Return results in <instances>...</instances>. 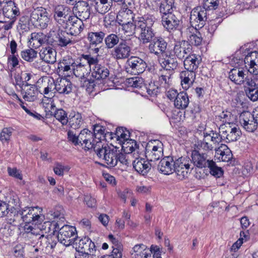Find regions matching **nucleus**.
Masks as SVG:
<instances>
[{
  "label": "nucleus",
  "instance_id": "52",
  "mask_svg": "<svg viewBox=\"0 0 258 258\" xmlns=\"http://www.w3.org/2000/svg\"><path fill=\"white\" fill-rule=\"evenodd\" d=\"M148 251L147 246L143 244L135 245L133 248L131 254L134 258H142L143 255Z\"/></svg>",
  "mask_w": 258,
  "mask_h": 258
},
{
  "label": "nucleus",
  "instance_id": "15",
  "mask_svg": "<svg viewBox=\"0 0 258 258\" xmlns=\"http://www.w3.org/2000/svg\"><path fill=\"white\" fill-rule=\"evenodd\" d=\"M181 21V16L177 12L161 18V22L163 27L169 32L178 29Z\"/></svg>",
  "mask_w": 258,
  "mask_h": 258
},
{
  "label": "nucleus",
  "instance_id": "28",
  "mask_svg": "<svg viewBox=\"0 0 258 258\" xmlns=\"http://www.w3.org/2000/svg\"><path fill=\"white\" fill-rule=\"evenodd\" d=\"M134 168L138 173L144 175L150 170L152 166H154L150 161H145L144 159L137 158L133 163Z\"/></svg>",
  "mask_w": 258,
  "mask_h": 258
},
{
  "label": "nucleus",
  "instance_id": "61",
  "mask_svg": "<svg viewBox=\"0 0 258 258\" xmlns=\"http://www.w3.org/2000/svg\"><path fill=\"white\" fill-rule=\"evenodd\" d=\"M188 43L195 46H199L202 42L201 34L199 32L191 34L188 39Z\"/></svg>",
  "mask_w": 258,
  "mask_h": 258
},
{
  "label": "nucleus",
  "instance_id": "40",
  "mask_svg": "<svg viewBox=\"0 0 258 258\" xmlns=\"http://www.w3.org/2000/svg\"><path fill=\"white\" fill-rule=\"evenodd\" d=\"M7 214L8 215L7 221L8 223L10 224L16 225L22 220L21 210H18L15 208L11 209V211L10 212H8Z\"/></svg>",
  "mask_w": 258,
  "mask_h": 258
},
{
  "label": "nucleus",
  "instance_id": "26",
  "mask_svg": "<svg viewBox=\"0 0 258 258\" xmlns=\"http://www.w3.org/2000/svg\"><path fill=\"white\" fill-rule=\"evenodd\" d=\"M215 156L221 161L232 163L233 154L231 151L225 144H221L216 149Z\"/></svg>",
  "mask_w": 258,
  "mask_h": 258
},
{
  "label": "nucleus",
  "instance_id": "47",
  "mask_svg": "<svg viewBox=\"0 0 258 258\" xmlns=\"http://www.w3.org/2000/svg\"><path fill=\"white\" fill-rule=\"evenodd\" d=\"M242 85H243L244 92L250 91L252 89H258V78L254 77H249L247 76Z\"/></svg>",
  "mask_w": 258,
  "mask_h": 258
},
{
  "label": "nucleus",
  "instance_id": "44",
  "mask_svg": "<svg viewBox=\"0 0 258 258\" xmlns=\"http://www.w3.org/2000/svg\"><path fill=\"white\" fill-rule=\"evenodd\" d=\"M94 4L95 10L100 14H105L110 9V5L108 0H94Z\"/></svg>",
  "mask_w": 258,
  "mask_h": 258
},
{
  "label": "nucleus",
  "instance_id": "29",
  "mask_svg": "<svg viewBox=\"0 0 258 258\" xmlns=\"http://www.w3.org/2000/svg\"><path fill=\"white\" fill-rule=\"evenodd\" d=\"M53 12L54 20L61 24L64 22L63 19H66L71 11L69 7L63 5H58L54 7Z\"/></svg>",
  "mask_w": 258,
  "mask_h": 258
},
{
  "label": "nucleus",
  "instance_id": "60",
  "mask_svg": "<svg viewBox=\"0 0 258 258\" xmlns=\"http://www.w3.org/2000/svg\"><path fill=\"white\" fill-rule=\"evenodd\" d=\"M203 134H207L208 138H209L210 140L214 144H218L223 140H224L223 137H222V134L220 135L219 133L213 130L210 131L209 133L204 132Z\"/></svg>",
  "mask_w": 258,
  "mask_h": 258
},
{
  "label": "nucleus",
  "instance_id": "2",
  "mask_svg": "<svg viewBox=\"0 0 258 258\" xmlns=\"http://www.w3.org/2000/svg\"><path fill=\"white\" fill-rule=\"evenodd\" d=\"M94 152L99 158H102L108 167H114L117 165L116 159L119 150L116 147H110L107 145L103 146L101 142H97V146L94 147Z\"/></svg>",
  "mask_w": 258,
  "mask_h": 258
},
{
  "label": "nucleus",
  "instance_id": "21",
  "mask_svg": "<svg viewBox=\"0 0 258 258\" xmlns=\"http://www.w3.org/2000/svg\"><path fill=\"white\" fill-rule=\"evenodd\" d=\"M72 38L70 32H67V30L58 29L54 34L53 41L59 46L65 47L68 45L74 43Z\"/></svg>",
  "mask_w": 258,
  "mask_h": 258
},
{
  "label": "nucleus",
  "instance_id": "53",
  "mask_svg": "<svg viewBox=\"0 0 258 258\" xmlns=\"http://www.w3.org/2000/svg\"><path fill=\"white\" fill-rule=\"evenodd\" d=\"M21 56L25 60L31 62L37 57V51L31 47L22 51Z\"/></svg>",
  "mask_w": 258,
  "mask_h": 258
},
{
  "label": "nucleus",
  "instance_id": "48",
  "mask_svg": "<svg viewBox=\"0 0 258 258\" xmlns=\"http://www.w3.org/2000/svg\"><path fill=\"white\" fill-rule=\"evenodd\" d=\"M51 216L53 217L54 219H56L55 221L57 222V226L56 227L57 228L55 229H53L51 226H49L48 227V229L46 231V232L50 233L49 234H55V232L59 231L61 225L60 221L63 222L64 217L63 214H60L58 211L54 212L53 213L51 214Z\"/></svg>",
  "mask_w": 258,
  "mask_h": 258
},
{
  "label": "nucleus",
  "instance_id": "49",
  "mask_svg": "<svg viewBox=\"0 0 258 258\" xmlns=\"http://www.w3.org/2000/svg\"><path fill=\"white\" fill-rule=\"evenodd\" d=\"M74 67L73 68L72 73L77 77L85 78V75L88 74L90 71L91 69H88L85 67H83V64L80 65L75 61Z\"/></svg>",
  "mask_w": 258,
  "mask_h": 258
},
{
  "label": "nucleus",
  "instance_id": "12",
  "mask_svg": "<svg viewBox=\"0 0 258 258\" xmlns=\"http://www.w3.org/2000/svg\"><path fill=\"white\" fill-rule=\"evenodd\" d=\"M148 46L149 52L157 56H160L166 52L167 43L162 37H155Z\"/></svg>",
  "mask_w": 258,
  "mask_h": 258
},
{
  "label": "nucleus",
  "instance_id": "8",
  "mask_svg": "<svg viewBox=\"0 0 258 258\" xmlns=\"http://www.w3.org/2000/svg\"><path fill=\"white\" fill-rule=\"evenodd\" d=\"M146 156L151 163L159 160L163 156V145L159 140L148 143L146 148Z\"/></svg>",
  "mask_w": 258,
  "mask_h": 258
},
{
  "label": "nucleus",
  "instance_id": "37",
  "mask_svg": "<svg viewBox=\"0 0 258 258\" xmlns=\"http://www.w3.org/2000/svg\"><path fill=\"white\" fill-rule=\"evenodd\" d=\"M39 239L41 243L42 241L46 243V249L49 251H53V250L57 245L58 241H59L57 236L56 234H49L47 236L41 235L39 236Z\"/></svg>",
  "mask_w": 258,
  "mask_h": 258
},
{
  "label": "nucleus",
  "instance_id": "35",
  "mask_svg": "<svg viewBox=\"0 0 258 258\" xmlns=\"http://www.w3.org/2000/svg\"><path fill=\"white\" fill-rule=\"evenodd\" d=\"M36 86L31 85L28 83L25 84V86L21 90L23 95V98L28 101H33L36 98Z\"/></svg>",
  "mask_w": 258,
  "mask_h": 258
},
{
  "label": "nucleus",
  "instance_id": "51",
  "mask_svg": "<svg viewBox=\"0 0 258 258\" xmlns=\"http://www.w3.org/2000/svg\"><path fill=\"white\" fill-rule=\"evenodd\" d=\"M50 111V116H53L57 120H59L63 125L67 124V113L62 109L55 110V111Z\"/></svg>",
  "mask_w": 258,
  "mask_h": 258
},
{
  "label": "nucleus",
  "instance_id": "56",
  "mask_svg": "<svg viewBox=\"0 0 258 258\" xmlns=\"http://www.w3.org/2000/svg\"><path fill=\"white\" fill-rule=\"evenodd\" d=\"M80 86L90 93L95 90L96 87L95 81L92 79H88L86 78H82Z\"/></svg>",
  "mask_w": 258,
  "mask_h": 258
},
{
  "label": "nucleus",
  "instance_id": "3",
  "mask_svg": "<svg viewBox=\"0 0 258 258\" xmlns=\"http://www.w3.org/2000/svg\"><path fill=\"white\" fill-rule=\"evenodd\" d=\"M50 22L49 14L42 7L33 6L30 13V22L36 28H46Z\"/></svg>",
  "mask_w": 258,
  "mask_h": 258
},
{
  "label": "nucleus",
  "instance_id": "19",
  "mask_svg": "<svg viewBox=\"0 0 258 258\" xmlns=\"http://www.w3.org/2000/svg\"><path fill=\"white\" fill-rule=\"evenodd\" d=\"M91 7L86 1H79L73 8V11L81 20H86L90 18Z\"/></svg>",
  "mask_w": 258,
  "mask_h": 258
},
{
  "label": "nucleus",
  "instance_id": "18",
  "mask_svg": "<svg viewBox=\"0 0 258 258\" xmlns=\"http://www.w3.org/2000/svg\"><path fill=\"white\" fill-rule=\"evenodd\" d=\"M254 116L249 111H243L239 115V122L247 132H253L256 129Z\"/></svg>",
  "mask_w": 258,
  "mask_h": 258
},
{
  "label": "nucleus",
  "instance_id": "24",
  "mask_svg": "<svg viewBox=\"0 0 258 258\" xmlns=\"http://www.w3.org/2000/svg\"><path fill=\"white\" fill-rule=\"evenodd\" d=\"M248 76V71L243 70L241 68L235 67L229 72V78L235 84L242 85Z\"/></svg>",
  "mask_w": 258,
  "mask_h": 258
},
{
  "label": "nucleus",
  "instance_id": "33",
  "mask_svg": "<svg viewBox=\"0 0 258 258\" xmlns=\"http://www.w3.org/2000/svg\"><path fill=\"white\" fill-rule=\"evenodd\" d=\"M39 54L41 59L48 63L52 64L56 61V52L51 47H43Z\"/></svg>",
  "mask_w": 258,
  "mask_h": 258
},
{
  "label": "nucleus",
  "instance_id": "63",
  "mask_svg": "<svg viewBox=\"0 0 258 258\" xmlns=\"http://www.w3.org/2000/svg\"><path fill=\"white\" fill-rule=\"evenodd\" d=\"M67 139L68 142L75 146H80L81 142L79 139V135L77 136L73 131L69 130L67 132Z\"/></svg>",
  "mask_w": 258,
  "mask_h": 258
},
{
  "label": "nucleus",
  "instance_id": "62",
  "mask_svg": "<svg viewBox=\"0 0 258 258\" xmlns=\"http://www.w3.org/2000/svg\"><path fill=\"white\" fill-rule=\"evenodd\" d=\"M13 129L11 127H5L3 129L1 133L0 140L4 143L9 142L12 136Z\"/></svg>",
  "mask_w": 258,
  "mask_h": 258
},
{
  "label": "nucleus",
  "instance_id": "34",
  "mask_svg": "<svg viewBox=\"0 0 258 258\" xmlns=\"http://www.w3.org/2000/svg\"><path fill=\"white\" fill-rule=\"evenodd\" d=\"M75 60L76 63L80 65L83 64V67L91 70V67L98 61L97 56H93L90 54H82Z\"/></svg>",
  "mask_w": 258,
  "mask_h": 258
},
{
  "label": "nucleus",
  "instance_id": "59",
  "mask_svg": "<svg viewBox=\"0 0 258 258\" xmlns=\"http://www.w3.org/2000/svg\"><path fill=\"white\" fill-rule=\"evenodd\" d=\"M116 135L118 141L121 143L122 142L129 139L130 133L125 128L123 127H118L116 129Z\"/></svg>",
  "mask_w": 258,
  "mask_h": 258
},
{
  "label": "nucleus",
  "instance_id": "23",
  "mask_svg": "<svg viewBox=\"0 0 258 258\" xmlns=\"http://www.w3.org/2000/svg\"><path fill=\"white\" fill-rule=\"evenodd\" d=\"M91 70L92 77L96 80H105L109 75L108 67L105 64L99 63V61L93 65Z\"/></svg>",
  "mask_w": 258,
  "mask_h": 258
},
{
  "label": "nucleus",
  "instance_id": "1",
  "mask_svg": "<svg viewBox=\"0 0 258 258\" xmlns=\"http://www.w3.org/2000/svg\"><path fill=\"white\" fill-rule=\"evenodd\" d=\"M154 17L151 15H144L134 21V33L139 35V39L143 44H147L155 37Z\"/></svg>",
  "mask_w": 258,
  "mask_h": 258
},
{
  "label": "nucleus",
  "instance_id": "10",
  "mask_svg": "<svg viewBox=\"0 0 258 258\" xmlns=\"http://www.w3.org/2000/svg\"><path fill=\"white\" fill-rule=\"evenodd\" d=\"M132 47L125 40L121 39L120 43L111 51L112 57L115 60L128 59L131 53Z\"/></svg>",
  "mask_w": 258,
  "mask_h": 258
},
{
  "label": "nucleus",
  "instance_id": "4",
  "mask_svg": "<svg viewBox=\"0 0 258 258\" xmlns=\"http://www.w3.org/2000/svg\"><path fill=\"white\" fill-rule=\"evenodd\" d=\"M22 221L26 224H40L44 220L42 208L39 207H26L21 210Z\"/></svg>",
  "mask_w": 258,
  "mask_h": 258
},
{
  "label": "nucleus",
  "instance_id": "41",
  "mask_svg": "<svg viewBox=\"0 0 258 258\" xmlns=\"http://www.w3.org/2000/svg\"><path fill=\"white\" fill-rule=\"evenodd\" d=\"M68 120L70 127L75 130L78 128L83 122L82 114L79 112L71 113Z\"/></svg>",
  "mask_w": 258,
  "mask_h": 258
},
{
  "label": "nucleus",
  "instance_id": "14",
  "mask_svg": "<svg viewBox=\"0 0 258 258\" xmlns=\"http://www.w3.org/2000/svg\"><path fill=\"white\" fill-rule=\"evenodd\" d=\"M78 16H70L66 23V29L70 32L71 36H77L83 30V21Z\"/></svg>",
  "mask_w": 258,
  "mask_h": 258
},
{
  "label": "nucleus",
  "instance_id": "22",
  "mask_svg": "<svg viewBox=\"0 0 258 258\" xmlns=\"http://www.w3.org/2000/svg\"><path fill=\"white\" fill-rule=\"evenodd\" d=\"M174 159L173 157L166 156L163 158L158 165V169L162 173L169 175L174 172Z\"/></svg>",
  "mask_w": 258,
  "mask_h": 258
},
{
  "label": "nucleus",
  "instance_id": "6",
  "mask_svg": "<svg viewBox=\"0 0 258 258\" xmlns=\"http://www.w3.org/2000/svg\"><path fill=\"white\" fill-rule=\"evenodd\" d=\"M174 172L179 179L182 180L187 177L193 169L191 159L188 157H181L174 159Z\"/></svg>",
  "mask_w": 258,
  "mask_h": 258
},
{
  "label": "nucleus",
  "instance_id": "11",
  "mask_svg": "<svg viewBox=\"0 0 258 258\" xmlns=\"http://www.w3.org/2000/svg\"><path fill=\"white\" fill-rule=\"evenodd\" d=\"M191 51V47L188 41H179L175 43L173 49L168 52V55L182 60L186 54H190Z\"/></svg>",
  "mask_w": 258,
  "mask_h": 258
},
{
  "label": "nucleus",
  "instance_id": "55",
  "mask_svg": "<svg viewBox=\"0 0 258 258\" xmlns=\"http://www.w3.org/2000/svg\"><path fill=\"white\" fill-rule=\"evenodd\" d=\"M54 90H55V82L52 79L50 80L49 84L47 85L46 88L44 89L43 92L41 93L44 95V98H47L49 101H51L52 97L53 96L55 93V92H53Z\"/></svg>",
  "mask_w": 258,
  "mask_h": 258
},
{
  "label": "nucleus",
  "instance_id": "57",
  "mask_svg": "<svg viewBox=\"0 0 258 258\" xmlns=\"http://www.w3.org/2000/svg\"><path fill=\"white\" fill-rule=\"evenodd\" d=\"M207 167L209 168L210 174L216 178H219L223 174V170L222 168L217 166L216 163L213 160L209 163Z\"/></svg>",
  "mask_w": 258,
  "mask_h": 258
},
{
  "label": "nucleus",
  "instance_id": "7",
  "mask_svg": "<svg viewBox=\"0 0 258 258\" xmlns=\"http://www.w3.org/2000/svg\"><path fill=\"white\" fill-rule=\"evenodd\" d=\"M125 71L133 75L143 73L147 68L146 62L137 56H131L128 58L125 64Z\"/></svg>",
  "mask_w": 258,
  "mask_h": 258
},
{
  "label": "nucleus",
  "instance_id": "16",
  "mask_svg": "<svg viewBox=\"0 0 258 258\" xmlns=\"http://www.w3.org/2000/svg\"><path fill=\"white\" fill-rule=\"evenodd\" d=\"M75 60L71 56L67 55L57 64V72L59 76H68L72 73Z\"/></svg>",
  "mask_w": 258,
  "mask_h": 258
},
{
  "label": "nucleus",
  "instance_id": "5",
  "mask_svg": "<svg viewBox=\"0 0 258 258\" xmlns=\"http://www.w3.org/2000/svg\"><path fill=\"white\" fill-rule=\"evenodd\" d=\"M77 231L75 227L63 225L58 231V238L60 243L68 246L72 244H77Z\"/></svg>",
  "mask_w": 258,
  "mask_h": 258
},
{
  "label": "nucleus",
  "instance_id": "43",
  "mask_svg": "<svg viewBox=\"0 0 258 258\" xmlns=\"http://www.w3.org/2000/svg\"><path fill=\"white\" fill-rule=\"evenodd\" d=\"M168 52L166 54L167 58H164L161 62V66L166 70H175L178 65L176 58L174 56H168Z\"/></svg>",
  "mask_w": 258,
  "mask_h": 258
},
{
  "label": "nucleus",
  "instance_id": "36",
  "mask_svg": "<svg viewBox=\"0 0 258 258\" xmlns=\"http://www.w3.org/2000/svg\"><path fill=\"white\" fill-rule=\"evenodd\" d=\"M247 46V45L241 46L238 50L236 51L234 55L232 56L230 62L232 64L235 66V67L238 68L244 62L245 56H243V54L244 53L247 54L249 52Z\"/></svg>",
  "mask_w": 258,
  "mask_h": 258
},
{
  "label": "nucleus",
  "instance_id": "30",
  "mask_svg": "<svg viewBox=\"0 0 258 258\" xmlns=\"http://www.w3.org/2000/svg\"><path fill=\"white\" fill-rule=\"evenodd\" d=\"M241 131L238 127L234 126L227 127L225 131H222V137L226 142L236 141L240 137Z\"/></svg>",
  "mask_w": 258,
  "mask_h": 258
},
{
  "label": "nucleus",
  "instance_id": "27",
  "mask_svg": "<svg viewBox=\"0 0 258 258\" xmlns=\"http://www.w3.org/2000/svg\"><path fill=\"white\" fill-rule=\"evenodd\" d=\"M201 62V58L199 56L195 54H189L185 57L183 61L184 69L185 70L196 73V71L198 69Z\"/></svg>",
  "mask_w": 258,
  "mask_h": 258
},
{
  "label": "nucleus",
  "instance_id": "58",
  "mask_svg": "<svg viewBox=\"0 0 258 258\" xmlns=\"http://www.w3.org/2000/svg\"><path fill=\"white\" fill-rule=\"evenodd\" d=\"M220 4L219 0H203V7L208 11L217 10Z\"/></svg>",
  "mask_w": 258,
  "mask_h": 258
},
{
  "label": "nucleus",
  "instance_id": "46",
  "mask_svg": "<svg viewBox=\"0 0 258 258\" xmlns=\"http://www.w3.org/2000/svg\"><path fill=\"white\" fill-rule=\"evenodd\" d=\"M127 83L131 87L135 88L138 90L137 91L140 94V91H142L143 89H145L146 84L143 78L140 77H133L128 79Z\"/></svg>",
  "mask_w": 258,
  "mask_h": 258
},
{
  "label": "nucleus",
  "instance_id": "42",
  "mask_svg": "<svg viewBox=\"0 0 258 258\" xmlns=\"http://www.w3.org/2000/svg\"><path fill=\"white\" fill-rule=\"evenodd\" d=\"M189 104V99L186 92L182 91L179 93L177 98L175 99L174 106L177 109H185Z\"/></svg>",
  "mask_w": 258,
  "mask_h": 258
},
{
  "label": "nucleus",
  "instance_id": "54",
  "mask_svg": "<svg viewBox=\"0 0 258 258\" xmlns=\"http://www.w3.org/2000/svg\"><path fill=\"white\" fill-rule=\"evenodd\" d=\"M42 35V33H32L29 41V46L32 48H37L41 45L43 42V39L41 38Z\"/></svg>",
  "mask_w": 258,
  "mask_h": 258
},
{
  "label": "nucleus",
  "instance_id": "39",
  "mask_svg": "<svg viewBox=\"0 0 258 258\" xmlns=\"http://www.w3.org/2000/svg\"><path fill=\"white\" fill-rule=\"evenodd\" d=\"M105 33L102 31L90 32L88 33L87 39L92 45H97L102 43Z\"/></svg>",
  "mask_w": 258,
  "mask_h": 258
},
{
  "label": "nucleus",
  "instance_id": "38",
  "mask_svg": "<svg viewBox=\"0 0 258 258\" xmlns=\"http://www.w3.org/2000/svg\"><path fill=\"white\" fill-rule=\"evenodd\" d=\"M174 7L173 0H163L159 7V10L161 15V18L173 13Z\"/></svg>",
  "mask_w": 258,
  "mask_h": 258
},
{
  "label": "nucleus",
  "instance_id": "25",
  "mask_svg": "<svg viewBox=\"0 0 258 258\" xmlns=\"http://www.w3.org/2000/svg\"><path fill=\"white\" fill-rule=\"evenodd\" d=\"M76 249V251L85 252L95 253L96 246L94 242L88 237L85 236L81 238L77 242Z\"/></svg>",
  "mask_w": 258,
  "mask_h": 258
},
{
  "label": "nucleus",
  "instance_id": "50",
  "mask_svg": "<svg viewBox=\"0 0 258 258\" xmlns=\"http://www.w3.org/2000/svg\"><path fill=\"white\" fill-rule=\"evenodd\" d=\"M122 149L127 153H132L139 147L137 142L132 139H128L121 143Z\"/></svg>",
  "mask_w": 258,
  "mask_h": 258
},
{
  "label": "nucleus",
  "instance_id": "13",
  "mask_svg": "<svg viewBox=\"0 0 258 258\" xmlns=\"http://www.w3.org/2000/svg\"><path fill=\"white\" fill-rule=\"evenodd\" d=\"M94 135L87 128L82 130L79 135L80 146L85 151L93 149L97 146V143L94 144Z\"/></svg>",
  "mask_w": 258,
  "mask_h": 258
},
{
  "label": "nucleus",
  "instance_id": "64",
  "mask_svg": "<svg viewBox=\"0 0 258 258\" xmlns=\"http://www.w3.org/2000/svg\"><path fill=\"white\" fill-rule=\"evenodd\" d=\"M203 140L201 142V143L199 144V145L201 146L202 149L205 151H212L214 147L212 144H210L208 142V141L210 140V139L208 138V135H207V134H203Z\"/></svg>",
  "mask_w": 258,
  "mask_h": 258
},
{
  "label": "nucleus",
  "instance_id": "17",
  "mask_svg": "<svg viewBox=\"0 0 258 258\" xmlns=\"http://www.w3.org/2000/svg\"><path fill=\"white\" fill-rule=\"evenodd\" d=\"M244 62L247 71L254 75H258V52L250 51L247 54L244 53Z\"/></svg>",
  "mask_w": 258,
  "mask_h": 258
},
{
  "label": "nucleus",
  "instance_id": "45",
  "mask_svg": "<svg viewBox=\"0 0 258 258\" xmlns=\"http://www.w3.org/2000/svg\"><path fill=\"white\" fill-rule=\"evenodd\" d=\"M120 42L119 37L113 33L108 35L104 38L105 46L107 49H113Z\"/></svg>",
  "mask_w": 258,
  "mask_h": 258
},
{
  "label": "nucleus",
  "instance_id": "31",
  "mask_svg": "<svg viewBox=\"0 0 258 258\" xmlns=\"http://www.w3.org/2000/svg\"><path fill=\"white\" fill-rule=\"evenodd\" d=\"M196 73L185 70L180 73L181 84L182 88L187 90L191 85L196 79Z\"/></svg>",
  "mask_w": 258,
  "mask_h": 258
},
{
  "label": "nucleus",
  "instance_id": "9",
  "mask_svg": "<svg viewBox=\"0 0 258 258\" xmlns=\"http://www.w3.org/2000/svg\"><path fill=\"white\" fill-rule=\"evenodd\" d=\"M207 10L203 7H197L193 9L190 15V23L196 30L203 28L207 20Z\"/></svg>",
  "mask_w": 258,
  "mask_h": 258
},
{
  "label": "nucleus",
  "instance_id": "20",
  "mask_svg": "<svg viewBox=\"0 0 258 258\" xmlns=\"http://www.w3.org/2000/svg\"><path fill=\"white\" fill-rule=\"evenodd\" d=\"M191 163L199 168H206L212 159L208 158L207 154L200 153L198 150H194L191 152Z\"/></svg>",
  "mask_w": 258,
  "mask_h": 258
},
{
  "label": "nucleus",
  "instance_id": "32",
  "mask_svg": "<svg viewBox=\"0 0 258 258\" xmlns=\"http://www.w3.org/2000/svg\"><path fill=\"white\" fill-rule=\"evenodd\" d=\"M55 91L59 94H69L72 91V83L67 79H60L55 82Z\"/></svg>",
  "mask_w": 258,
  "mask_h": 258
}]
</instances>
